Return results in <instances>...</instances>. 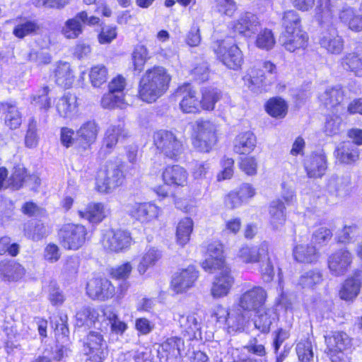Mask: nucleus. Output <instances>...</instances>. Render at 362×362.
<instances>
[{"label": "nucleus", "instance_id": "nucleus-6", "mask_svg": "<svg viewBox=\"0 0 362 362\" xmlns=\"http://www.w3.org/2000/svg\"><path fill=\"white\" fill-rule=\"evenodd\" d=\"M107 346L100 332L90 331L83 342L85 362H103L107 355Z\"/></svg>", "mask_w": 362, "mask_h": 362}, {"label": "nucleus", "instance_id": "nucleus-12", "mask_svg": "<svg viewBox=\"0 0 362 362\" xmlns=\"http://www.w3.org/2000/svg\"><path fill=\"white\" fill-rule=\"evenodd\" d=\"M353 258V255L346 249L335 251L328 258L330 273L335 276L344 275L351 268Z\"/></svg>", "mask_w": 362, "mask_h": 362}, {"label": "nucleus", "instance_id": "nucleus-21", "mask_svg": "<svg viewBox=\"0 0 362 362\" xmlns=\"http://www.w3.org/2000/svg\"><path fill=\"white\" fill-rule=\"evenodd\" d=\"M305 168L310 177L322 176L327 170V158L324 153H312L305 161Z\"/></svg>", "mask_w": 362, "mask_h": 362}, {"label": "nucleus", "instance_id": "nucleus-55", "mask_svg": "<svg viewBox=\"0 0 362 362\" xmlns=\"http://www.w3.org/2000/svg\"><path fill=\"white\" fill-rule=\"evenodd\" d=\"M274 44L275 39L270 30L264 29L258 34L256 40V45L259 48L268 50L272 49Z\"/></svg>", "mask_w": 362, "mask_h": 362}, {"label": "nucleus", "instance_id": "nucleus-30", "mask_svg": "<svg viewBox=\"0 0 362 362\" xmlns=\"http://www.w3.org/2000/svg\"><path fill=\"white\" fill-rule=\"evenodd\" d=\"M351 177L349 175L332 176L328 181L327 190L336 197H344L349 192Z\"/></svg>", "mask_w": 362, "mask_h": 362}, {"label": "nucleus", "instance_id": "nucleus-51", "mask_svg": "<svg viewBox=\"0 0 362 362\" xmlns=\"http://www.w3.org/2000/svg\"><path fill=\"white\" fill-rule=\"evenodd\" d=\"M220 99V91L216 88H206L202 91V100L200 101L205 110H213L215 103Z\"/></svg>", "mask_w": 362, "mask_h": 362}, {"label": "nucleus", "instance_id": "nucleus-23", "mask_svg": "<svg viewBox=\"0 0 362 362\" xmlns=\"http://www.w3.org/2000/svg\"><path fill=\"white\" fill-rule=\"evenodd\" d=\"M87 19L88 14L86 11L79 12L65 22L62 33L68 39L77 38L83 32L82 23H85Z\"/></svg>", "mask_w": 362, "mask_h": 362}, {"label": "nucleus", "instance_id": "nucleus-10", "mask_svg": "<svg viewBox=\"0 0 362 362\" xmlns=\"http://www.w3.org/2000/svg\"><path fill=\"white\" fill-rule=\"evenodd\" d=\"M267 293L261 286H253L243 292L238 300V305L244 310L259 311L264 307Z\"/></svg>", "mask_w": 362, "mask_h": 362}, {"label": "nucleus", "instance_id": "nucleus-62", "mask_svg": "<svg viewBox=\"0 0 362 362\" xmlns=\"http://www.w3.org/2000/svg\"><path fill=\"white\" fill-rule=\"evenodd\" d=\"M260 272L262 278L265 282H270L274 276V266L269 255L261 259Z\"/></svg>", "mask_w": 362, "mask_h": 362}, {"label": "nucleus", "instance_id": "nucleus-49", "mask_svg": "<svg viewBox=\"0 0 362 362\" xmlns=\"http://www.w3.org/2000/svg\"><path fill=\"white\" fill-rule=\"evenodd\" d=\"M24 233L27 238L38 241L47 235V230L42 223L32 221L25 225Z\"/></svg>", "mask_w": 362, "mask_h": 362}, {"label": "nucleus", "instance_id": "nucleus-2", "mask_svg": "<svg viewBox=\"0 0 362 362\" xmlns=\"http://www.w3.org/2000/svg\"><path fill=\"white\" fill-rule=\"evenodd\" d=\"M193 146L201 152H209L217 141L216 127L209 120L199 119L192 125Z\"/></svg>", "mask_w": 362, "mask_h": 362}, {"label": "nucleus", "instance_id": "nucleus-41", "mask_svg": "<svg viewBox=\"0 0 362 362\" xmlns=\"http://www.w3.org/2000/svg\"><path fill=\"white\" fill-rule=\"evenodd\" d=\"M337 158L340 163L350 164L358 159L359 151L351 142L344 143L341 148L337 150Z\"/></svg>", "mask_w": 362, "mask_h": 362}, {"label": "nucleus", "instance_id": "nucleus-60", "mask_svg": "<svg viewBox=\"0 0 362 362\" xmlns=\"http://www.w3.org/2000/svg\"><path fill=\"white\" fill-rule=\"evenodd\" d=\"M225 323L228 326V332H237L243 329L244 317L237 313H229Z\"/></svg>", "mask_w": 362, "mask_h": 362}, {"label": "nucleus", "instance_id": "nucleus-28", "mask_svg": "<svg viewBox=\"0 0 362 362\" xmlns=\"http://www.w3.org/2000/svg\"><path fill=\"white\" fill-rule=\"evenodd\" d=\"M54 74L56 83L64 88H69L74 81L75 76L71 65L68 62H58Z\"/></svg>", "mask_w": 362, "mask_h": 362}, {"label": "nucleus", "instance_id": "nucleus-35", "mask_svg": "<svg viewBox=\"0 0 362 362\" xmlns=\"http://www.w3.org/2000/svg\"><path fill=\"white\" fill-rule=\"evenodd\" d=\"M257 315L254 320L255 327L262 333H267L270 330V326L275 320V313L272 309L265 310L264 307L255 311Z\"/></svg>", "mask_w": 362, "mask_h": 362}, {"label": "nucleus", "instance_id": "nucleus-16", "mask_svg": "<svg viewBox=\"0 0 362 362\" xmlns=\"http://www.w3.org/2000/svg\"><path fill=\"white\" fill-rule=\"evenodd\" d=\"M99 132V127L94 120H89L81 124L76 131V142L79 151L88 149L95 142Z\"/></svg>", "mask_w": 362, "mask_h": 362}, {"label": "nucleus", "instance_id": "nucleus-33", "mask_svg": "<svg viewBox=\"0 0 362 362\" xmlns=\"http://www.w3.org/2000/svg\"><path fill=\"white\" fill-rule=\"evenodd\" d=\"M262 68L264 70H251L250 73L247 76L248 77L247 80L250 84L257 86L267 85V76L265 75L264 71L271 75L276 73V66L271 62H264L263 63Z\"/></svg>", "mask_w": 362, "mask_h": 362}, {"label": "nucleus", "instance_id": "nucleus-36", "mask_svg": "<svg viewBox=\"0 0 362 362\" xmlns=\"http://www.w3.org/2000/svg\"><path fill=\"white\" fill-rule=\"evenodd\" d=\"M284 209V204L280 200L273 201L270 204V223L275 230L279 229L285 222Z\"/></svg>", "mask_w": 362, "mask_h": 362}, {"label": "nucleus", "instance_id": "nucleus-9", "mask_svg": "<svg viewBox=\"0 0 362 362\" xmlns=\"http://www.w3.org/2000/svg\"><path fill=\"white\" fill-rule=\"evenodd\" d=\"M214 50L218 59L229 69L237 70L242 66L243 53L231 39L217 42Z\"/></svg>", "mask_w": 362, "mask_h": 362}, {"label": "nucleus", "instance_id": "nucleus-46", "mask_svg": "<svg viewBox=\"0 0 362 362\" xmlns=\"http://www.w3.org/2000/svg\"><path fill=\"white\" fill-rule=\"evenodd\" d=\"M193 230V221L190 218L182 219L177 227V242L180 245H186L189 240Z\"/></svg>", "mask_w": 362, "mask_h": 362}, {"label": "nucleus", "instance_id": "nucleus-22", "mask_svg": "<svg viewBox=\"0 0 362 362\" xmlns=\"http://www.w3.org/2000/svg\"><path fill=\"white\" fill-rule=\"evenodd\" d=\"M269 243L263 242L259 247H243L238 252V257L245 263H255L268 256Z\"/></svg>", "mask_w": 362, "mask_h": 362}, {"label": "nucleus", "instance_id": "nucleus-25", "mask_svg": "<svg viewBox=\"0 0 362 362\" xmlns=\"http://www.w3.org/2000/svg\"><path fill=\"white\" fill-rule=\"evenodd\" d=\"M163 180L168 185L184 186L187 183V173L178 165L168 166L163 173Z\"/></svg>", "mask_w": 362, "mask_h": 362}, {"label": "nucleus", "instance_id": "nucleus-57", "mask_svg": "<svg viewBox=\"0 0 362 362\" xmlns=\"http://www.w3.org/2000/svg\"><path fill=\"white\" fill-rule=\"evenodd\" d=\"M124 103V94L117 95L109 91L101 99V105L104 108H114L121 107Z\"/></svg>", "mask_w": 362, "mask_h": 362}, {"label": "nucleus", "instance_id": "nucleus-29", "mask_svg": "<svg viewBox=\"0 0 362 362\" xmlns=\"http://www.w3.org/2000/svg\"><path fill=\"white\" fill-rule=\"evenodd\" d=\"M361 272L356 271L354 276L347 279L343 284L340 291V298L344 300H352L359 293L361 289Z\"/></svg>", "mask_w": 362, "mask_h": 362}, {"label": "nucleus", "instance_id": "nucleus-15", "mask_svg": "<svg viewBox=\"0 0 362 362\" xmlns=\"http://www.w3.org/2000/svg\"><path fill=\"white\" fill-rule=\"evenodd\" d=\"M260 22L256 15L246 12L232 23L231 28L235 33L250 37L260 29Z\"/></svg>", "mask_w": 362, "mask_h": 362}, {"label": "nucleus", "instance_id": "nucleus-3", "mask_svg": "<svg viewBox=\"0 0 362 362\" xmlns=\"http://www.w3.org/2000/svg\"><path fill=\"white\" fill-rule=\"evenodd\" d=\"M325 353L332 362H347L345 351L351 347V339L344 332H331L325 336Z\"/></svg>", "mask_w": 362, "mask_h": 362}, {"label": "nucleus", "instance_id": "nucleus-1", "mask_svg": "<svg viewBox=\"0 0 362 362\" xmlns=\"http://www.w3.org/2000/svg\"><path fill=\"white\" fill-rule=\"evenodd\" d=\"M170 80V74L163 66L147 69L139 81V98L147 103L155 102L167 91Z\"/></svg>", "mask_w": 362, "mask_h": 362}, {"label": "nucleus", "instance_id": "nucleus-42", "mask_svg": "<svg viewBox=\"0 0 362 362\" xmlns=\"http://www.w3.org/2000/svg\"><path fill=\"white\" fill-rule=\"evenodd\" d=\"M266 110L273 117L284 118L287 114L288 105L282 98H273L267 101Z\"/></svg>", "mask_w": 362, "mask_h": 362}, {"label": "nucleus", "instance_id": "nucleus-14", "mask_svg": "<svg viewBox=\"0 0 362 362\" xmlns=\"http://www.w3.org/2000/svg\"><path fill=\"white\" fill-rule=\"evenodd\" d=\"M129 215L141 223H148L158 216V208L150 202H134L127 205Z\"/></svg>", "mask_w": 362, "mask_h": 362}, {"label": "nucleus", "instance_id": "nucleus-5", "mask_svg": "<svg viewBox=\"0 0 362 362\" xmlns=\"http://www.w3.org/2000/svg\"><path fill=\"white\" fill-rule=\"evenodd\" d=\"M123 165L117 162H107L104 171L98 175L96 188L102 193H110L122 185L124 180Z\"/></svg>", "mask_w": 362, "mask_h": 362}, {"label": "nucleus", "instance_id": "nucleus-18", "mask_svg": "<svg viewBox=\"0 0 362 362\" xmlns=\"http://www.w3.org/2000/svg\"><path fill=\"white\" fill-rule=\"evenodd\" d=\"M319 43L329 53L340 54L344 49V40L339 35L337 30L331 26L321 33Z\"/></svg>", "mask_w": 362, "mask_h": 362}, {"label": "nucleus", "instance_id": "nucleus-59", "mask_svg": "<svg viewBox=\"0 0 362 362\" xmlns=\"http://www.w3.org/2000/svg\"><path fill=\"white\" fill-rule=\"evenodd\" d=\"M39 29V25L34 21H26L16 25L13 30V34L19 37L23 38L25 36L35 33Z\"/></svg>", "mask_w": 362, "mask_h": 362}, {"label": "nucleus", "instance_id": "nucleus-54", "mask_svg": "<svg viewBox=\"0 0 362 362\" xmlns=\"http://www.w3.org/2000/svg\"><path fill=\"white\" fill-rule=\"evenodd\" d=\"M107 71L105 66H93L90 72L91 83L95 87H99L107 81Z\"/></svg>", "mask_w": 362, "mask_h": 362}, {"label": "nucleus", "instance_id": "nucleus-56", "mask_svg": "<svg viewBox=\"0 0 362 362\" xmlns=\"http://www.w3.org/2000/svg\"><path fill=\"white\" fill-rule=\"evenodd\" d=\"M296 353L300 361L309 362L313 358L311 342L308 340H305L298 343Z\"/></svg>", "mask_w": 362, "mask_h": 362}, {"label": "nucleus", "instance_id": "nucleus-43", "mask_svg": "<svg viewBox=\"0 0 362 362\" xmlns=\"http://www.w3.org/2000/svg\"><path fill=\"white\" fill-rule=\"evenodd\" d=\"M344 99V91L340 87L327 88L321 95L320 100L326 106L334 107L341 104Z\"/></svg>", "mask_w": 362, "mask_h": 362}, {"label": "nucleus", "instance_id": "nucleus-64", "mask_svg": "<svg viewBox=\"0 0 362 362\" xmlns=\"http://www.w3.org/2000/svg\"><path fill=\"white\" fill-rule=\"evenodd\" d=\"M217 11L226 16H231L236 10L234 0H215Z\"/></svg>", "mask_w": 362, "mask_h": 362}, {"label": "nucleus", "instance_id": "nucleus-26", "mask_svg": "<svg viewBox=\"0 0 362 362\" xmlns=\"http://www.w3.org/2000/svg\"><path fill=\"white\" fill-rule=\"evenodd\" d=\"M25 272V269L15 261L0 262V276L4 281H18L24 276Z\"/></svg>", "mask_w": 362, "mask_h": 362}, {"label": "nucleus", "instance_id": "nucleus-39", "mask_svg": "<svg viewBox=\"0 0 362 362\" xmlns=\"http://www.w3.org/2000/svg\"><path fill=\"white\" fill-rule=\"evenodd\" d=\"M293 256L296 261L304 263L315 262L318 258V254L313 245H297L293 250Z\"/></svg>", "mask_w": 362, "mask_h": 362}, {"label": "nucleus", "instance_id": "nucleus-24", "mask_svg": "<svg viewBox=\"0 0 362 362\" xmlns=\"http://www.w3.org/2000/svg\"><path fill=\"white\" fill-rule=\"evenodd\" d=\"M257 139L250 131L239 134L234 140L233 149L236 153L247 155L252 152L256 146Z\"/></svg>", "mask_w": 362, "mask_h": 362}, {"label": "nucleus", "instance_id": "nucleus-7", "mask_svg": "<svg viewBox=\"0 0 362 362\" xmlns=\"http://www.w3.org/2000/svg\"><path fill=\"white\" fill-rule=\"evenodd\" d=\"M215 267L213 272L218 271L214 277L211 288V293L215 298H222L227 296L234 284V277L231 269L228 264H222L218 261L215 262Z\"/></svg>", "mask_w": 362, "mask_h": 362}, {"label": "nucleus", "instance_id": "nucleus-8", "mask_svg": "<svg viewBox=\"0 0 362 362\" xmlns=\"http://www.w3.org/2000/svg\"><path fill=\"white\" fill-rule=\"evenodd\" d=\"M86 228L79 224L64 225L58 232L61 245L67 250H76L85 243Z\"/></svg>", "mask_w": 362, "mask_h": 362}, {"label": "nucleus", "instance_id": "nucleus-31", "mask_svg": "<svg viewBox=\"0 0 362 362\" xmlns=\"http://www.w3.org/2000/svg\"><path fill=\"white\" fill-rule=\"evenodd\" d=\"M78 214L81 218L93 223L101 222L106 216L105 206L100 202L89 203L84 210L78 211Z\"/></svg>", "mask_w": 362, "mask_h": 362}, {"label": "nucleus", "instance_id": "nucleus-32", "mask_svg": "<svg viewBox=\"0 0 362 362\" xmlns=\"http://www.w3.org/2000/svg\"><path fill=\"white\" fill-rule=\"evenodd\" d=\"M76 96L67 93L60 98L57 103V110L59 115L64 118L71 117L77 110Z\"/></svg>", "mask_w": 362, "mask_h": 362}, {"label": "nucleus", "instance_id": "nucleus-58", "mask_svg": "<svg viewBox=\"0 0 362 362\" xmlns=\"http://www.w3.org/2000/svg\"><path fill=\"white\" fill-rule=\"evenodd\" d=\"M37 122L34 118L29 119L28 130L25 136V144L28 148H33L37 144Z\"/></svg>", "mask_w": 362, "mask_h": 362}, {"label": "nucleus", "instance_id": "nucleus-27", "mask_svg": "<svg viewBox=\"0 0 362 362\" xmlns=\"http://www.w3.org/2000/svg\"><path fill=\"white\" fill-rule=\"evenodd\" d=\"M223 245L218 242H214L209 244L207 247V253L209 257L202 263V267L204 271L213 273L215 262L220 261L222 264H227L223 256Z\"/></svg>", "mask_w": 362, "mask_h": 362}, {"label": "nucleus", "instance_id": "nucleus-17", "mask_svg": "<svg viewBox=\"0 0 362 362\" xmlns=\"http://www.w3.org/2000/svg\"><path fill=\"white\" fill-rule=\"evenodd\" d=\"M198 276V271L194 266L190 265L174 275L171 281L172 287L177 293L185 292L194 286Z\"/></svg>", "mask_w": 362, "mask_h": 362}, {"label": "nucleus", "instance_id": "nucleus-61", "mask_svg": "<svg viewBox=\"0 0 362 362\" xmlns=\"http://www.w3.org/2000/svg\"><path fill=\"white\" fill-rule=\"evenodd\" d=\"M337 12H338L339 18L342 23L348 25V23L351 21L352 18H354L356 14L354 10L351 7L344 4L341 1L337 3Z\"/></svg>", "mask_w": 362, "mask_h": 362}, {"label": "nucleus", "instance_id": "nucleus-19", "mask_svg": "<svg viewBox=\"0 0 362 362\" xmlns=\"http://www.w3.org/2000/svg\"><path fill=\"white\" fill-rule=\"evenodd\" d=\"M281 45L289 52L305 49L308 42V36L304 31L282 33L279 37Z\"/></svg>", "mask_w": 362, "mask_h": 362}, {"label": "nucleus", "instance_id": "nucleus-37", "mask_svg": "<svg viewBox=\"0 0 362 362\" xmlns=\"http://www.w3.org/2000/svg\"><path fill=\"white\" fill-rule=\"evenodd\" d=\"M160 347L168 358H176L181 355V350L184 347V341L180 337H170L162 343Z\"/></svg>", "mask_w": 362, "mask_h": 362}, {"label": "nucleus", "instance_id": "nucleus-45", "mask_svg": "<svg viewBox=\"0 0 362 362\" xmlns=\"http://www.w3.org/2000/svg\"><path fill=\"white\" fill-rule=\"evenodd\" d=\"M300 18L296 11L289 10L284 12L282 17V33L303 31L300 29Z\"/></svg>", "mask_w": 362, "mask_h": 362}, {"label": "nucleus", "instance_id": "nucleus-34", "mask_svg": "<svg viewBox=\"0 0 362 362\" xmlns=\"http://www.w3.org/2000/svg\"><path fill=\"white\" fill-rule=\"evenodd\" d=\"M337 3L334 0H319V5L316 8L315 16L321 23H329L337 11Z\"/></svg>", "mask_w": 362, "mask_h": 362}, {"label": "nucleus", "instance_id": "nucleus-50", "mask_svg": "<svg viewBox=\"0 0 362 362\" xmlns=\"http://www.w3.org/2000/svg\"><path fill=\"white\" fill-rule=\"evenodd\" d=\"M149 58L147 48L144 45H137L132 53L134 70L141 71Z\"/></svg>", "mask_w": 362, "mask_h": 362}, {"label": "nucleus", "instance_id": "nucleus-13", "mask_svg": "<svg viewBox=\"0 0 362 362\" xmlns=\"http://www.w3.org/2000/svg\"><path fill=\"white\" fill-rule=\"evenodd\" d=\"M86 292L93 299L104 300L114 296L115 288L105 278H93L87 284Z\"/></svg>", "mask_w": 362, "mask_h": 362}, {"label": "nucleus", "instance_id": "nucleus-11", "mask_svg": "<svg viewBox=\"0 0 362 362\" xmlns=\"http://www.w3.org/2000/svg\"><path fill=\"white\" fill-rule=\"evenodd\" d=\"M132 238L124 230H109L103 235V245L105 249L119 252L130 247Z\"/></svg>", "mask_w": 362, "mask_h": 362}, {"label": "nucleus", "instance_id": "nucleus-48", "mask_svg": "<svg viewBox=\"0 0 362 362\" xmlns=\"http://www.w3.org/2000/svg\"><path fill=\"white\" fill-rule=\"evenodd\" d=\"M98 314L90 307H83L76 314V325L78 327H90L97 320Z\"/></svg>", "mask_w": 362, "mask_h": 362}, {"label": "nucleus", "instance_id": "nucleus-52", "mask_svg": "<svg viewBox=\"0 0 362 362\" xmlns=\"http://www.w3.org/2000/svg\"><path fill=\"white\" fill-rule=\"evenodd\" d=\"M177 321L183 331L188 334L195 333L199 329V325L193 315H179Z\"/></svg>", "mask_w": 362, "mask_h": 362}, {"label": "nucleus", "instance_id": "nucleus-53", "mask_svg": "<svg viewBox=\"0 0 362 362\" xmlns=\"http://www.w3.org/2000/svg\"><path fill=\"white\" fill-rule=\"evenodd\" d=\"M322 281V274L320 272L311 270L303 274L298 281L303 288H312Z\"/></svg>", "mask_w": 362, "mask_h": 362}, {"label": "nucleus", "instance_id": "nucleus-20", "mask_svg": "<svg viewBox=\"0 0 362 362\" xmlns=\"http://www.w3.org/2000/svg\"><path fill=\"white\" fill-rule=\"evenodd\" d=\"M176 96L182 98L180 106L184 112L194 113L199 111L201 103L196 95V92L192 90L189 85L179 88Z\"/></svg>", "mask_w": 362, "mask_h": 362}, {"label": "nucleus", "instance_id": "nucleus-4", "mask_svg": "<svg viewBox=\"0 0 362 362\" xmlns=\"http://www.w3.org/2000/svg\"><path fill=\"white\" fill-rule=\"evenodd\" d=\"M153 138L158 151L167 158L176 160L184 151L182 141L172 132L160 130Z\"/></svg>", "mask_w": 362, "mask_h": 362}, {"label": "nucleus", "instance_id": "nucleus-63", "mask_svg": "<svg viewBox=\"0 0 362 362\" xmlns=\"http://www.w3.org/2000/svg\"><path fill=\"white\" fill-rule=\"evenodd\" d=\"M332 231L325 227L317 228L313 234V241L317 245H326L332 238Z\"/></svg>", "mask_w": 362, "mask_h": 362}, {"label": "nucleus", "instance_id": "nucleus-38", "mask_svg": "<svg viewBox=\"0 0 362 362\" xmlns=\"http://www.w3.org/2000/svg\"><path fill=\"white\" fill-rule=\"evenodd\" d=\"M162 252L156 247H149L143 255L141 261L138 265V271L141 274H144L146 270L154 266L161 258Z\"/></svg>", "mask_w": 362, "mask_h": 362}, {"label": "nucleus", "instance_id": "nucleus-47", "mask_svg": "<svg viewBox=\"0 0 362 362\" xmlns=\"http://www.w3.org/2000/svg\"><path fill=\"white\" fill-rule=\"evenodd\" d=\"M344 69L353 72L357 76H362V60L356 53L347 54L341 59Z\"/></svg>", "mask_w": 362, "mask_h": 362}, {"label": "nucleus", "instance_id": "nucleus-40", "mask_svg": "<svg viewBox=\"0 0 362 362\" xmlns=\"http://www.w3.org/2000/svg\"><path fill=\"white\" fill-rule=\"evenodd\" d=\"M127 134L128 133L123 125L112 126L106 132L104 144L107 148H112L119 141L125 139Z\"/></svg>", "mask_w": 362, "mask_h": 362}, {"label": "nucleus", "instance_id": "nucleus-44", "mask_svg": "<svg viewBox=\"0 0 362 362\" xmlns=\"http://www.w3.org/2000/svg\"><path fill=\"white\" fill-rule=\"evenodd\" d=\"M3 108L5 111V124L11 129L18 128L22 123V117L18 108L8 103L3 105Z\"/></svg>", "mask_w": 362, "mask_h": 362}]
</instances>
